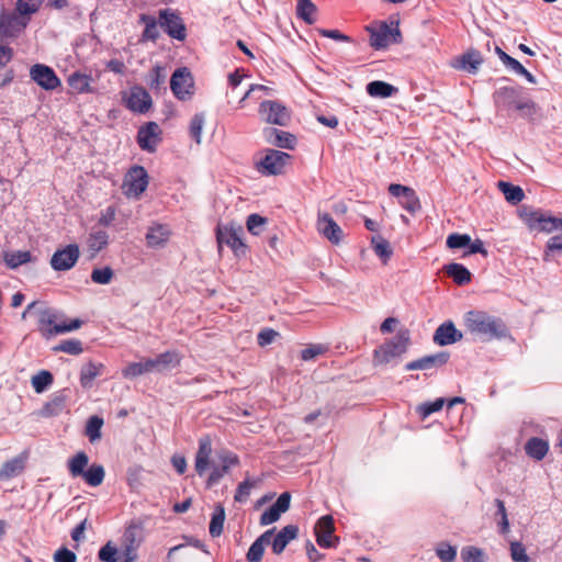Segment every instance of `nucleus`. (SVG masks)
Returning <instances> with one entry per match:
<instances>
[{"mask_svg": "<svg viewBox=\"0 0 562 562\" xmlns=\"http://www.w3.org/2000/svg\"><path fill=\"white\" fill-rule=\"evenodd\" d=\"M31 316L36 318L41 333L47 338L57 334L76 330L81 326V321L79 319H71L69 322L58 321L55 311L37 302L29 304L25 311L22 313L23 319H26Z\"/></svg>", "mask_w": 562, "mask_h": 562, "instance_id": "1", "label": "nucleus"}, {"mask_svg": "<svg viewBox=\"0 0 562 562\" xmlns=\"http://www.w3.org/2000/svg\"><path fill=\"white\" fill-rule=\"evenodd\" d=\"M468 333L482 341H491L506 335V326L499 319L483 311H469L463 315Z\"/></svg>", "mask_w": 562, "mask_h": 562, "instance_id": "2", "label": "nucleus"}, {"mask_svg": "<svg viewBox=\"0 0 562 562\" xmlns=\"http://www.w3.org/2000/svg\"><path fill=\"white\" fill-rule=\"evenodd\" d=\"M179 363L178 353H158L154 358H144L127 364L122 373L126 379L147 373H162L175 369Z\"/></svg>", "mask_w": 562, "mask_h": 562, "instance_id": "3", "label": "nucleus"}, {"mask_svg": "<svg viewBox=\"0 0 562 562\" xmlns=\"http://www.w3.org/2000/svg\"><path fill=\"white\" fill-rule=\"evenodd\" d=\"M366 31L370 34V46L376 50L386 49L389 46L402 42V33L397 21L392 23L374 22L367 25Z\"/></svg>", "mask_w": 562, "mask_h": 562, "instance_id": "4", "label": "nucleus"}, {"mask_svg": "<svg viewBox=\"0 0 562 562\" xmlns=\"http://www.w3.org/2000/svg\"><path fill=\"white\" fill-rule=\"evenodd\" d=\"M519 216L532 232L550 234L562 231V217L552 216L541 210L522 207L519 212Z\"/></svg>", "mask_w": 562, "mask_h": 562, "instance_id": "5", "label": "nucleus"}, {"mask_svg": "<svg viewBox=\"0 0 562 562\" xmlns=\"http://www.w3.org/2000/svg\"><path fill=\"white\" fill-rule=\"evenodd\" d=\"M243 227L235 223L218 224L216 226V241L218 251L226 245L232 249L236 257H244L247 254V246L243 240Z\"/></svg>", "mask_w": 562, "mask_h": 562, "instance_id": "6", "label": "nucleus"}, {"mask_svg": "<svg viewBox=\"0 0 562 562\" xmlns=\"http://www.w3.org/2000/svg\"><path fill=\"white\" fill-rule=\"evenodd\" d=\"M291 155L277 149H266L256 162L257 170L265 176H279L285 172L291 162Z\"/></svg>", "mask_w": 562, "mask_h": 562, "instance_id": "7", "label": "nucleus"}, {"mask_svg": "<svg viewBox=\"0 0 562 562\" xmlns=\"http://www.w3.org/2000/svg\"><path fill=\"white\" fill-rule=\"evenodd\" d=\"M148 186V175L144 167L135 166L128 170L123 181V193L127 198L137 199Z\"/></svg>", "mask_w": 562, "mask_h": 562, "instance_id": "8", "label": "nucleus"}, {"mask_svg": "<svg viewBox=\"0 0 562 562\" xmlns=\"http://www.w3.org/2000/svg\"><path fill=\"white\" fill-rule=\"evenodd\" d=\"M170 88L179 100H190L194 93V81L191 72L187 68L177 69L171 76Z\"/></svg>", "mask_w": 562, "mask_h": 562, "instance_id": "9", "label": "nucleus"}, {"mask_svg": "<svg viewBox=\"0 0 562 562\" xmlns=\"http://www.w3.org/2000/svg\"><path fill=\"white\" fill-rule=\"evenodd\" d=\"M30 19L20 13L0 12V38L16 37L27 26Z\"/></svg>", "mask_w": 562, "mask_h": 562, "instance_id": "10", "label": "nucleus"}, {"mask_svg": "<svg viewBox=\"0 0 562 562\" xmlns=\"http://www.w3.org/2000/svg\"><path fill=\"white\" fill-rule=\"evenodd\" d=\"M30 78L43 90L53 91L61 86V80L54 69L44 64H35L30 68Z\"/></svg>", "mask_w": 562, "mask_h": 562, "instance_id": "11", "label": "nucleus"}, {"mask_svg": "<svg viewBox=\"0 0 562 562\" xmlns=\"http://www.w3.org/2000/svg\"><path fill=\"white\" fill-rule=\"evenodd\" d=\"M262 121L273 125L284 126L290 121V111L277 101H263L259 106Z\"/></svg>", "mask_w": 562, "mask_h": 562, "instance_id": "12", "label": "nucleus"}, {"mask_svg": "<svg viewBox=\"0 0 562 562\" xmlns=\"http://www.w3.org/2000/svg\"><path fill=\"white\" fill-rule=\"evenodd\" d=\"M123 101L127 109L135 113H146L153 105L149 93L139 86L132 87L123 94Z\"/></svg>", "mask_w": 562, "mask_h": 562, "instance_id": "13", "label": "nucleus"}, {"mask_svg": "<svg viewBox=\"0 0 562 562\" xmlns=\"http://www.w3.org/2000/svg\"><path fill=\"white\" fill-rule=\"evenodd\" d=\"M162 131L156 122H147L137 133V143L143 150L154 153L161 142Z\"/></svg>", "mask_w": 562, "mask_h": 562, "instance_id": "14", "label": "nucleus"}, {"mask_svg": "<svg viewBox=\"0 0 562 562\" xmlns=\"http://www.w3.org/2000/svg\"><path fill=\"white\" fill-rule=\"evenodd\" d=\"M80 250L78 245L70 244L65 248L54 252L50 259V266L56 271H66L71 269L79 259Z\"/></svg>", "mask_w": 562, "mask_h": 562, "instance_id": "15", "label": "nucleus"}, {"mask_svg": "<svg viewBox=\"0 0 562 562\" xmlns=\"http://www.w3.org/2000/svg\"><path fill=\"white\" fill-rule=\"evenodd\" d=\"M316 228L331 244L339 245L342 241L344 232L328 213L318 212Z\"/></svg>", "mask_w": 562, "mask_h": 562, "instance_id": "16", "label": "nucleus"}, {"mask_svg": "<svg viewBox=\"0 0 562 562\" xmlns=\"http://www.w3.org/2000/svg\"><path fill=\"white\" fill-rule=\"evenodd\" d=\"M315 536L317 543L323 548L335 547L338 538L334 537V519L330 515L321 517L315 525Z\"/></svg>", "mask_w": 562, "mask_h": 562, "instance_id": "17", "label": "nucleus"}, {"mask_svg": "<svg viewBox=\"0 0 562 562\" xmlns=\"http://www.w3.org/2000/svg\"><path fill=\"white\" fill-rule=\"evenodd\" d=\"M483 64V57L480 52L469 49L464 54L457 56L450 63L454 69L463 70L469 74H476Z\"/></svg>", "mask_w": 562, "mask_h": 562, "instance_id": "18", "label": "nucleus"}, {"mask_svg": "<svg viewBox=\"0 0 562 562\" xmlns=\"http://www.w3.org/2000/svg\"><path fill=\"white\" fill-rule=\"evenodd\" d=\"M291 495L288 492L282 493L276 503L265 510L260 516V525L268 526L278 521L283 513L290 508Z\"/></svg>", "mask_w": 562, "mask_h": 562, "instance_id": "19", "label": "nucleus"}, {"mask_svg": "<svg viewBox=\"0 0 562 562\" xmlns=\"http://www.w3.org/2000/svg\"><path fill=\"white\" fill-rule=\"evenodd\" d=\"M160 25L173 38L182 41L186 38V27L182 20L169 10L160 11Z\"/></svg>", "mask_w": 562, "mask_h": 562, "instance_id": "20", "label": "nucleus"}, {"mask_svg": "<svg viewBox=\"0 0 562 562\" xmlns=\"http://www.w3.org/2000/svg\"><path fill=\"white\" fill-rule=\"evenodd\" d=\"M463 334L459 330L456 325L451 322L442 323L434 334V341L440 346L445 347L457 341L462 340Z\"/></svg>", "mask_w": 562, "mask_h": 562, "instance_id": "21", "label": "nucleus"}, {"mask_svg": "<svg viewBox=\"0 0 562 562\" xmlns=\"http://www.w3.org/2000/svg\"><path fill=\"white\" fill-rule=\"evenodd\" d=\"M67 83L75 93H95V88L92 85L93 79L88 74L75 71L68 76Z\"/></svg>", "mask_w": 562, "mask_h": 562, "instance_id": "22", "label": "nucleus"}, {"mask_svg": "<svg viewBox=\"0 0 562 562\" xmlns=\"http://www.w3.org/2000/svg\"><path fill=\"white\" fill-rule=\"evenodd\" d=\"M212 454V441L209 436H204L200 438L199 440V449L195 454V463L194 468L195 471L200 476L204 474L206 471L209 464H210V458Z\"/></svg>", "mask_w": 562, "mask_h": 562, "instance_id": "23", "label": "nucleus"}, {"mask_svg": "<svg viewBox=\"0 0 562 562\" xmlns=\"http://www.w3.org/2000/svg\"><path fill=\"white\" fill-rule=\"evenodd\" d=\"M171 231L167 225L155 224L148 228L146 241L150 248H162L168 243Z\"/></svg>", "mask_w": 562, "mask_h": 562, "instance_id": "24", "label": "nucleus"}, {"mask_svg": "<svg viewBox=\"0 0 562 562\" xmlns=\"http://www.w3.org/2000/svg\"><path fill=\"white\" fill-rule=\"evenodd\" d=\"M299 528L295 525L283 527L274 537L271 547L274 554H281L290 541L297 537Z\"/></svg>", "mask_w": 562, "mask_h": 562, "instance_id": "25", "label": "nucleus"}, {"mask_svg": "<svg viewBox=\"0 0 562 562\" xmlns=\"http://www.w3.org/2000/svg\"><path fill=\"white\" fill-rule=\"evenodd\" d=\"M265 137L269 144L286 149H293L296 142L291 133L276 128L265 130Z\"/></svg>", "mask_w": 562, "mask_h": 562, "instance_id": "26", "label": "nucleus"}, {"mask_svg": "<svg viewBox=\"0 0 562 562\" xmlns=\"http://www.w3.org/2000/svg\"><path fill=\"white\" fill-rule=\"evenodd\" d=\"M274 528L265 531L260 537H258L252 544L250 546L246 559L248 562H260L262 560L265 553V547L271 540L272 535L274 533Z\"/></svg>", "mask_w": 562, "mask_h": 562, "instance_id": "27", "label": "nucleus"}, {"mask_svg": "<svg viewBox=\"0 0 562 562\" xmlns=\"http://www.w3.org/2000/svg\"><path fill=\"white\" fill-rule=\"evenodd\" d=\"M448 361V353H435L423 357L416 361L408 362L405 366L407 371L413 370H427L432 367L441 366Z\"/></svg>", "mask_w": 562, "mask_h": 562, "instance_id": "28", "label": "nucleus"}, {"mask_svg": "<svg viewBox=\"0 0 562 562\" xmlns=\"http://www.w3.org/2000/svg\"><path fill=\"white\" fill-rule=\"evenodd\" d=\"M318 9L315 3L311 0H297L296 15L307 24H314L316 22Z\"/></svg>", "mask_w": 562, "mask_h": 562, "instance_id": "29", "label": "nucleus"}, {"mask_svg": "<svg viewBox=\"0 0 562 562\" xmlns=\"http://www.w3.org/2000/svg\"><path fill=\"white\" fill-rule=\"evenodd\" d=\"M525 450L530 458L542 460L548 453L549 445L546 440L533 437L527 441Z\"/></svg>", "mask_w": 562, "mask_h": 562, "instance_id": "30", "label": "nucleus"}, {"mask_svg": "<svg viewBox=\"0 0 562 562\" xmlns=\"http://www.w3.org/2000/svg\"><path fill=\"white\" fill-rule=\"evenodd\" d=\"M367 92L373 98H390L397 92V89L385 81L375 80L368 83Z\"/></svg>", "mask_w": 562, "mask_h": 562, "instance_id": "31", "label": "nucleus"}, {"mask_svg": "<svg viewBox=\"0 0 562 562\" xmlns=\"http://www.w3.org/2000/svg\"><path fill=\"white\" fill-rule=\"evenodd\" d=\"M102 363L89 362L81 368L80 382L83 387H90L93 380L103 371Z\"/></svg>", "mask_w": 562, "mask_h": 562, "instance_id": "32", "label": "nucleus"}, {"mask_svg": "<svg viewBox=\"0 0 562 562\" xmlns=\"http://www.w3.org/2000/svg\"><path fill=\"white\" fill-rule=\"evenodd\" d=\"M108 243L109 235L104 231L92 232L87 239L88 249L91 251L92 257L105 248Z\"/></svg>", "mask_w": 562, "mask_h": 562, "instance_id": "33", "label": "nucleus"}, {"mask_svg": "<svg viewBox=\"0 0 562 562\" xmlns=\"http://www.w3.org/2000/svg\"><path fill=\"white\" fill-rule=\"evenodd\" d=\"M445 271L453 281L460 285L471 281V272L460 263H450L445 267Z\"/></svg>", "mask_w": 562, "mask_h": 562, "instance_id": "34", "label": "nucleus"}, {"mask_svg": "<svg viewBox=\"0 0 562 562\" xmlns=\"http://www.w3.org/2000/svg\"><path fill=\"white\" fill-rule=\"evenodd\" d=\"M89 458L86 452L80 451L68 461V470L72 477H81L86 472Z\"/></svg>", "mask_w": 562, "mask_h": 562, "instance_id": "35", "label": "nucleus"}, {"mask_svg": "<svg viewBox=\"0 0 562 562\" xmlns=\"http://www.w3.org/2000/svg\"><path fill=\"white\" fill-rule=\"evenodd\" d=\"M499 191L504 194L507 202L517 204L525 198L524 191L520 187L513 186L505 181L497 183Z\"/></svg>", "mask_w": 562, "mask_h": 562, "instance_id": "36", "label": "nucleus"}, {"mask_svg": "<svg viewBox=\"0 0 562 562\" xmlns=\"http://www.w3.org/2000/svg\"><path fill=\"white\" fill-rule=\"evenodd\" d=\"M24 469V461L22 458H14L7 461L0 468V480H9L20 474Z\"/></svg>", "mask_w": 562, "mask_h": 562, "instance_id": "37", "label": "nucleus"}, {"mask_svg": "<svg viewBox=\"0 0 562 562\" xmlns=\"http://www.w3.org/2000/svg\"><path fill=\"white\" fill-rule=\"evenodd\" d=\"M224 521H225V509L221 504H218V505H216V507L214 509V513H213L211 521H210V527H209L210 535L213 538L220 537L222 535Z\"/></svg>", "mask_w": 562, "mask_h": 562, "instance_id": "38", "label": "nucleus"}, {"mask_svg": "<svg viewBox=\"0 0 562 562\" xmlns=\"http://www.w3.org/2000/svg\"><path fill=\"white\" fill-rule=\"evenodd\" d=\"M104 468L101 464L93 463L81 476L90 486H99L104 480Z\"/></svg>", "mask_w": 562, "mask_h": 562, "instance_id": "39", "label": "nucleus"}, {"mask_svg": "<svg viewBox=\"0 0 562 562\" xmlns=\"http://www.w3.org/2000/svg\"><path fill=\"white\" fill-rule=\"evenodd\" d=\"M205 122H206V119L203 113L194 114L190 121V126H189L190 135L195 140L196 144L202 143V134H203V128H204Z\"/></svg>", "mask_w": 562, "mask_h": 562, "instance_id": "40", "label": "nucleus"}, {"mask_svg": "<svg viewBox=\"0 0 562 562\" xmlns=\"http://www.w3.org/2000/svg\"><path fill=\"white\" fill-rule=\"evenodd\" d=\"M371 244L373 247L374 252L383 259L384 262H386L391 256H392V248L390 246V243L384 239L382 236L376 235L373 236L371 239Z\"/></svg>", "mask_w": 562, "mask_h": 562, "instance_id": "41", "label": "nucleus"}, {"mask_svg": "<svg viewBox=\"0 0 562 562\" xmlns=\"http://www.w3.org/2000/svg\"><path fill=\"white\" fill-rule=\"evenodd\" d=\"M140 22L145 24V30L142 36L143 41H155L159 36V30L157 26L156 19L150 15L143 14Z\"/></svg>", "mask_w": 562, "mask_h": 562, "instance_id": "42", "label": "nucleus"}, {"mask_svg": "<svg viewBox=\"0 0 562 562\" xmlns=\"http://www.w3.org/2000/svg\"><path fill=\"white\" fill-rule=\"evenodd\" d=\"M31 383L36 393H43L53 383V375L49 371L42 370L32 376Z\"/></svg>", "mask_w": 562, "mask_h": 562, "instance_id": "43", "label": "nucleus"}, {"mask_svg": "<svg viewBox=\"0 0 562 562\" xmlns=\"http://www.w3.org/2000/svg\"><path fill=\"white\" fill-rule=\"evenodd\" d=\"M103 426V419L99 416H91L86 426V435L91 442L101 438V428Z\"/></svg>", "mask_w": 562, "mask_h": 562, "instance_id": "44", "label": "nucleus"}, {"mask_svg": "<svg viewBox=\"0 0 562 562\" xmlns=\"http://www.w3.org/2000/svg\"><path fill=\"white\" fill-rule=\"evenodd\" d=\"M64 407L65 398L63 396H56L43 406L41 415L43 417L56 416L63 412Z\"/></svg>", "mask_w": 562, "mask_h": 562, "instance_id": "45", "label": "nucleus"}, {"mask_svg": "<svg viewBox=\"0 0 562 562\" xmlns=\"http://www.w3.org/2000/svg\"><path fill=\"white\" fill-rule=\"evenodd\" d=\"M281 339V334L272 328H263L258 333L257 341L260 348H266Z\"/></svg>", "mask_w": 562, "mask_h": 562, "instance_id": "46", "label": "nucleus"}, {"mask_svg": "<svg viewBox=\"0 0 562 562\" xmlns=\"http://www.w3.org/2000/svg\"><path fill=\"white\" fill-rule=\"evenodd\" d=\"M42 3L43 0H18L16 11L21 15H24L30 19L32 14L36 13L40 10Z\"/></svg>", "mask_w": 562, "mask_h": 562, "instance_id": "47", "label": "nucleus"}, {"mask_svg": "<svg viewBox=\"0 0 562 562\" xmlns=\"http://www.w3.org/2000/svg\"><path fill=\"white\" fill-rule=\"evenodd\" d=\"M400 204L412 214L417 213L422 209L419 198L413 189L400 200Z\"/></svg>", "mask_w": 562, "mask_h": 562, "instance_id": "48", "label": "nucleus"}, {"mask_svg": "<svg viewBox=\"0 0 562 562\" xmlns=\"http://www.w3.org/2000/svg\"><path fill=\"white\" fill-rule=\"evenodd\" d=\"M391 346L394 349L405 350L411 346V331L404 326L402 327L391 340Z\"/></svg>", "mask_w": 562, "mask_h": 562, "instance_id": "49", "label": "nucleus"}, {"mask_svg": "<svg viewBox=\"0 0 562 562\" xmlns=\"http://www.w3.org/2000/svg\"><path fill=\"white\" fill-rule=\"evenodd\" d=\"M31 260V254L29 251H13L4 255V261L10 268H18L19 266L26 263Z\"/></svg>", "mask_w": 562, "mask_h": 562, "instance_id": "50", "label": "nucleus"}, {"mask_svg": "<svg viewBox=\"0 0 562 562\" xmlns=\"http://www.w3.org/2000/svg\"><path fill=\"white\" fill-rule=\"evenodd\" d=\"M114 277V272L110 267L95 268L91 272V280L97 284H109Z\"/></svg>", "mask_w": 562, "mask_h": 562, "instance_id": "51", "label": "nucleus"}, {"mask_svg": "<svg viewBox=\"0 0 562 562\" xmlns=\"http://www.w3.org/2000/svg\"><path fill=\"white\" fill-rule=\"evenodd\" d=\"M267 223V218L258 215V214H251L247 218V229L252 235H260L265 228V225Z\"/></svg>", "mask_w": 562, "mask_h": 562, "instance_id": "52", "label": "nucleus"}, {"mask_svg": "<svg viewBox=\"0 0 562 562\" xmlns=\"http://www.w3.org/2000/svg\"><path fill=\"white\" fill-rule=\"evenodd\" d=\"M404 325L401 319L394 316L386 317L380 325L382 335L396 334Z\"/></svg>", "mask_w": 562, "mask_h": 562, "instance_id": "53", "label": "nucleus"}, {"mask_svg": "<svg viewBox=\"0 0 562 562\" xmlns=\"http://www.w3.org/2000/svg\"><path fill=\"white\" fill-rule=\"evenodd\" d=\"M463 562H485L484 552L476 547H465L461 551Z\"/></svg>", "mask_w": 562, "mask_h": 562, "instance_id": "54", "label": "nucleus"}, {"mask_svg": "<svg viewBox=\"0 0 562 562\" xmlns=\"http://www.w3.org/2000/svg\"><path fill=\"white\" fill-rule=\"evenodd\" d=\"M443 404H445L443 398H437L434 402L420 404L417 407V412L419 413L422 418L425 419L432 413L439 412L442 408Z\"/></svg>", "mask_w": 562, "mask_h": 562, "instance_id": "55", "label": "nucleus"}, {"mask_svg": "<svg viewBox=\"0 0 562 562\" xmlns=\"http://www.w3.org/2000/svg\"><path fill=\"white\" fill-rule=\"evenodd\" d=\"M510 558L515 562H529L525 546L519 541L510 542Z\"/></svg>", "mask_w": 562, "mask_h": 562, "instance_id": "56", "label": "nucleus"}, {"mask_svg": "<svg viewBox=\"0 0 562 562\" xmlns=\"http://www.w3.org/2000/svg\"><path fill=\"white\" fill-rule=\"evenodd\" d=\"M247 77V74L243 69H236L228 75V86L233 97H237V89L241 85L243 80Z\"/></svg>", "mask_w": 562, "mask_h": 562, "instance_id": "57", "label": "nucleus"}, {"mask_svg": "<svg viewBox=\"0 0 562 562\" xmlns=\"http://www.w3.org/2000/svg\"><path fill=\"white\" fill-rule=\"evenodd\" d=\"M98 557L102 562H117V549L108 542L99 550Z\"/></svg>", "mask_w": 562, "mask_h": 562, "instance_id": "58", "label": "nucleus"}, {"mask_svg": "<svg viewBox=\"0 0 562 562\" xmlns=\"http://www.w3.org/2000/svg\"><path fill=\"white\" fill-rule=\"evenodd\" d=\"M254 486H255V483L249 480H245L244 482H241L236 490V493L234 496L235 501L238 503L246 502L248 499V496L250 495V491Z\"/></svg>", "mask_w": 562, "mask_h": 562, "instance_id": "59", "label": "nucleus"}, {"mask_svg": "<svg viewBox=\"0 0 562 562\" xmlns=\"http://www.w3.org/2000/svg\"><path fill=\"white\" fill-rule=\"evenodd\" d=\"M471 237L467 234H451L447 238V246L449 248H461L468 246Z\"/></svg>", "mask_w": 562, "mask_h": 562, "instance_id": "60", "label": "nucleus"}, {"mask_svg": "<svg viewBox=\"0 0 562 562\" xmlns=\"http://www.w3.org/2000/svg\"><path fill=\"white\" fill-rule=\"evenodd\" d=\"M437 555L442 562H453L457 557L456 548L449 544H440L437 550Z\"/></svg>", "mask_w": 562, "mask_h": 562, "instance_id": "61", "label": "nucleus"}, {"mask_svg": "<svg viewBox=\"0 0 562 562\" xmlns=\"http://www.w3.org/2000/svg\"><path fill=\"white\" fill-rule=\"evenodd\" d=\"M517 75H520L527 79L530 83H536L537 80L532 74H530L517 59H513L510 64L507 66Z\"/></svg>", "mask_w": 562, "mask_h": 562, "instance_id": "62", "label": "nucleus"}, {"mask_svg": "<svg viewBox=\"0 0 562 562\" xmlns=\"http://www.w3.org/2000/svg\"><path fill=\"white\" fill-rule=\"evenodd\" d=\"M218 458L222 462V468L225 469L227 472L228 470L238 464V457L232 452L223 451L218 454Z\"/></svg>", "mask_w": 562, "mask_h": 562, "instance_id": "63", "label": "nucleus"}, {"mask_svg": "<svg viewBox=\"0 0 562 562\" xmlns=\"http://www.w3.org/2000/svg\"><path fill=\"white\" fill-rule=\"evenodd\" d=\"M77 555L67 548L58 549L54 553V562H76Z\"/></svg>", "mask_w": 562, "mask_h": 562, "instance_id": "64", "label": "nucleus"}]
</instances>
